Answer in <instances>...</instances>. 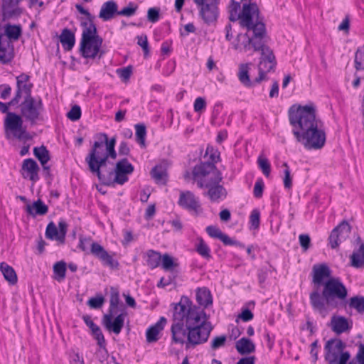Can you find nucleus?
Returning <instances> with one entry per match:
<instances>
[{
    "label": "nucleus",
    "instance_id": "864d4df0",
    "mask_svg": "<svg viewBox=\"0 0 364 364\" xmlns=\"http://www.w3.org/2000/svg\"><path fill=\"white\" fill-rule=\"evenodd\" d=\"M81 117V109L78 105H74L67 113V117L71 121H77Z\"/></svg>",
    "mask_w": 364,
    "mask_h": 364
},
{
    "label": "nucleus",
    "instance_id": "f257e3e1",
    "mask_svg": "<svg viewBox=\"0 0 364 364\" xmlns=\"http://www.w3.org/2000/svg\"><path fill=\"white\" fill-rule=\"evenodd\" d=\"M288 117L296 141L306 149H320L324 146L326 134L320 127L321 122L316 118L314 105H293L288 111Z\"/></svg>",
    "mask_w": 364,
    "mask_h": 364
},
{
    "label": "nucleus",
    "instance_id": "6e6d98bb",
    "mask_svg": "<svg viewBox=\"0 0 364 364\" xmlns=\"http://www.w3.org/2000/svg\"><path fill=\"white\" fill-rule=\"evenodd\" d=\"M272 70H268V68H264V67H262V66H258V71H259V75L258 76L253 80V86L255 85V84H259L263 80H267V73L270 72Z\"/></svg>",
    "mask_w": 364,
    "mask_h": 364
},
{
    "label": "nucleus",
    "instance_id": "a18cd8bd",
    "mask_svg": "<svg viewBox=\"0 0 364 364\" xmlns=\"http://www.w3.org/2000/svg\"><path fill=\"white\" fill-rule=\"evenodd\" d=\"M348 305L351 309H354L358 313L363 314L364 313V296H355L351 297Z\"/></svg>",
    "mask_w": 364,
    "mask_h": 364
},
{
    "label": "nucleus",
    "instance_id": "6e6552de",
    "mask_svg": "<svg viewBox=\"0 0 364 364\" xmlns=\"http://www.w3.org/2000/svg\"><path fill=\"white\" fill-rule=\"evenodd\" d=\"M346 344L340 339H330L325 345V359L329 364H347L350 355L343 351Z\"/></svg>",
    "mask_w": 364,
    "mask_h": 364
},
{
    "label": "nucleus",
    "instance_id": "20e7f679",
    "mask_svg": "<svg viewBox=\"0 0 364 364\" xmlns=\"http://www.w3.org/2000/svg\"><path fill=\"white\" fill-rule=\"evenodd\" d=\"M259 11L256 4H244V13L242 19V27L247 31H252L251 39L253 41V49L257 50L259 46L265 44L267 31L265 24L259 19Z\"/></svg>",
    "mask_w": 364,
    "mask_h": 364
},
{
    "label": "nucleus",
    "instance_id": "bf43d9fd",
    "mask_svg": "<svg viewBox=\"0 0 364 364\" xmlns=\"http://www.w3.org/2000/svg\"><path fill=\"white\" fill-rule=\"evenodd\" d=\"M58 232L59 237L58 241L60 243H64L65 237L67 232V223L64 220H60L58 223Z\"/></svg>",
    "mask_w": 364,
    "mask_h": 364
},
{
    "label": "nucleus",
    "instance_id": "dca6fc26",
    "mask_svg": "<svg viewBox=\"0 0 364 364\" xmlns=\"http://www.w3.org/2000/svg\"><path fill=\"white\" fill-rule=\"evenodd\" d=\"M178 204L191 214L198 215L203 212L198 198L190 191H181Z\"/></svg>",
    "mask_w": 364,
    "mask_h": 364
},
{
    "label": "nucleus",
    "instance_id": "58836bf2",
    "mask_svg": "<svg viewBox=\"0 0 364 364\" xmlns=\"http://www.w3.org/2000/svg\"><path fill=\"white\" fill-rule=\"evenodd\" d=\"M151 175L156 183L159 184H165L166 182L167 173L164 166H156L151 171Z\"/></svg>",
    "mask_w": 364,
    "mask_h": 364
},
{
    "label": "nucleus",
    "instance_id": "4be33fe9",
    "mask_svg": "<svg viewBox=\"0 0 364 364\" xmlns=\"http://www.w3.org/2000/svg\"><path fill=\"white\" fill-rule=\"evenodd\" d=\"M257 51H260L261 57L258 66L274 70L277 65L276 58L273 50L267 45L262 44Z\"/></svg>",
    "mask_w": 364,
    "mask_h": 364
},
{
    "label": "nucleus",
    "instance_id": "69168bd1",
    "mask_svg": "<svg viewBox=\"0 0 364 364\" xmlns=\"http://www.w3.org/2000/svg\"><path fill=\"white\" fill-rule=\"evenodd\" d=\"M299 239L301 247L304 251H306L310 247V237L308 235L301 234L299 235Z\"/></svg>",
    "mask_w": 364,
    "mask_h": 364
},
{
    "label": "nucleus",
    "instance_id": "473e14b6",
    "mask_svg": "<svg viewBox=\"0 0 364 364\" xmlns=\"http://www.w3.org/2000/svg\"><path fill=\"white\" fill-rule=\"evenodd\" d=\"M251 63H242L239 65L237 77L240 82L245 87L253 86V81L250 80L249 71Z\"/></svg>",
    "mask_w": 364,
    "mask_h": 364
},
{
    "label": "nucleus",
    "instance_id": "2eb2a0df",
    "mask_svg": "<svg viewBox=\"0 0 364 364\" xmlns=\"http://www.w3.org/2000/svg\"><path fill=\"white\" fill-rule=\"evenodd\" d=\"M200 6V16L203 21L210 24L217 20L218 0H193Z\"/></svg>",
    "mask_w": 364,
    "mask_h": 364
},
{
    "label": "nucleus",
    "instance_id": "9d476101",
    "mask_svg": "<svg viewBox=\"0 0 364 364\" xmlns=\"http://www.w3.org/2000/svg\"><path fill=\"white\" fill-rule=\"evenodd\" d=\"M218 174L215 178H210V180H198V186L200 188H207L208 191L204 193L212 202H218L223 200L227 196L225 188L220 184L223 177L222 174Z\"/></svg>",
    "mask_w": 364,
    "mask_h": 364
},
{
    "label": "nucleus",
    "instance_id": "052dcab7",
    "mask_svg": "<svg viewBox=\"0 0 364 364\" xmlns=\"http://www.w3.org/2000/svg\"><path fill=\"white\" fill-rule=\"evenodd\" d=\"M137 40V44L142 48L144 55H148L149 49L147 36L146 35L138 36Z\"/></svg>",
    "mask_w": 364,
    "mask_h": 364
},
{
    "label": "nucleus",
    "instance_id": "49530a36",
    "mask_svg": "<svg viewBox=\"0 0 364 364\" xmlns=\"http://www.w3.org/2000/svg\"><path fill=\"white\" fill-rule=\"evenodd\" d=\"M136 130V140L141 146H145V138L146 135V126L144 124H136L134 126Z\"/></svg>",
    "mask_w": 364,
    "mask_h": 364
},
{
    "label": "nucleus",
    "instance_id": "393cba45",
    "mask_svg": "<svg viewBox=\"0 0 364 364\" xmlns=\"http://www.w3.org/2000/svg\"><path fill=\"white\" fill-rule=\"evenodd\" d=\"M205 230L210 237L219 239L225 245H237L244 247V245L231 239L228 235L223 233L217 226L209 225L206 227Z\"/></svg>",
    "mask_w": 364,
    "mask_h": 364
},
{
    "label": "nucleus",
    "instance_id": "4c0bfd02",
    "mask_svg": "<svg viewBox=\"0 0 364 364\" xmlns=\"http://www.w3.org/2000/svg\"><path fill=\"white\" fill-rule=\"evenodd\" d=\"M240 3L235 1L234 0H232L230 5L229 6V13H230L229 18L231 21H236L237 20H240V23L241 26L242 15L244 13V6H242V10L241 13L238 14V11L240 10Z\"/></svg>",
    "mask_w": 364,
    "mask_h": 364
},
{
    "label": "nucleus",
    "instance_id": "0eeeda50",
    "mask_svg": "<svg viewBox=\"0 0 364 364\" xmlns=\"http://www.w3.org/2000/svg\"><path fill=\"white\" fill-rule=\"evenodd\" d=\"M119 303V292L115 289L112 287L109 311L107 314L104 315L102 318V323L107 330L109 331H113L117 335L121 332L124 326V318L126 316L125 314H120L115 317L114 321H112V316L114 313V310L117 308Z\"/></svg>",
    "mask_w": 364,
    "mask_h": 364
},
{
    "label": "nucleus",
    "instance_id": "a878e982",
    "mask_svg": "<svg viewBox=\"0 0 364 364\" xmlns=\"http://www.w3.org/2000/svg\"><path fill=\"white\" fill-rule=\"evenodd\" d=\"M39 167L33 159H25L22 164L21 174L24 178H28L33 182L38 180Z\"/></svg>",
    "mask_w": 364,
    "mask_h": 364
},
{
    "label": "nucleus",
    "instance_id": "f3484780",
    "mask_svg": "<svg viewBox=\"0 0 364 364\" xmlns=\"http://www.w3.org/2000/svg\"><path fill=\"white\" fill-rule=\"evenodd\" d=\"M134 168L133 165L128 161L127 159L124 158L116 163L113 172L109 174L111 176L114 173V182L117 184L122 185L128 181V175L133 173Z\"/></svg>",
    "mask_w": 364,
    "mask_h": 364
},
{
    "label": "nucleus",
    "instance_id": "4468645a",
    "mask_svg": "<svg viewBox=\"0 0 364 364\" xmlns=\"http://www.w3.org/2000/svg\"><path fill=\"white\" fill-rule=\"evenodd\" d=\"M21 0H0V8L1 9V16L0 20L6 21L11 19H16L20 16L22 10L18 6ZM31 5L38 2V0H29Z\"/></svg>",
    "mask_w": 364,
    "mask_h": 364
},
{
    "label": "nucleus",
    "instance_id": "9b49d317",
    "mask_svg": "<svg viewBox=\"0 0 364 364\" xmlns=\"http://www.w3.org/2000/svg\"><path fill=\"white\" fill-rule=\"evenodd\" d=\"M4 129L6 136L9 139L10 134L18 139L26 138L27 134L25 129L23 127V119L21 116L14 112H8L4 119Z\"/></svg>",
    "mask_w": 364,
    "mask_h": 364
},
{
    "label": "nucleus",
    "instance_id": "8fccbe9b",
    "mask_svg": "<svg viewBox=\"0 0 364 364\" xmlns=\"http://www.w3.org/2000/svg\"><path fill=\"white\" fill-rule=\"evenodd\" d=\"M257 164L263 174L266 177H269L271 172V167L267 159L260 156L258 157Z\"/></svg>",
    "mask_w": 364,
    "mask_h": 364
},
{
    "label": "nucleus",
    "instance_id": "aec40b11",
    "mask_svg": "<svg viewBox=\"0 0 364 364\" xmlns=\"http://www.w3.org/2000/svg\"><path fill=\"white\" fill-rule=\"evenodd\" d=\"M312 283L318 289L323 283L331 277V270L326 264H316L312 267Z\"/></svg>",
    "mask_w": 364,
    "mask_h": 364
},
{
    "label": "nucleus",
    "instance_id": "6ab92c4d",
    "mask_svg": "<svg viewBox=\"0 0 364 364\" xmlns=\"http://www.w3.org/2000/svg\"><path fill=\"white\" fill-rule=\"evenodd\" d=\"M216 172L221 174L213 163L202 162L193 168V176L198 182V180H210V178L217 177Z\"/></svg>",
    "mask_w": 364,
    "mask_h": 364
},
{
    "label": "nucleus",
    "instance_id": "a19ab883",
    "mask_svg": "<svg viewBox=\"0 0 364 364\" xmlns=\"http://www.w3.org/2000/svg\"><path fill=\"white\" fill-rule=\"evenodd\" d=\"M146 264L151 269H155L160 264L161 255L159 252L153 250L146 252Z\"/></svg>",
    "mask_w": 364,
    "mask_h": 364
},
{
    "label": "nucleus",
    "instance_id": "423d86ee",
    "mask_svg": "<svg viewBox=\"0 0 364 364\" xmlns=\"http://www.w3.org/2000/svg\"><path fill=\"white\" fill-rule=\"evenodd\" d=\"M107 145L105 139L99 135V140L94 142L89 154L85 158L90 171L96 175L98 179L105 182L107 176L102 172L101 168L107 161Z\"/></svg>",
    "mask_w": 364,
    "mask_h": 364
},
{
    "label": "nucleus",
    "instance_id": "a211bd4d",
    "mask_svg": "<svg viewBox=\"0 0 364 364\" xmlns=\"http://www.w3.org/2000/svg\"><path fill=\"white\" fill-rule=\"evenodd\" d=\"M351 228L348 222L343 220L336 226L331 232L328 237L329 244L332 249H335L344 242L350 235Z\"/></svg>",
    "mask_w": 364,
    "mask_h": 364
},
{
    "label": "nucleus",
    "instance_id": "b1692460",
    "mask_svg": "<svg viewBox=\"0 0 364 364\" xmlns=\"http://www.w3.org/2000/svg\"><path fill=\"white\" fill-rule=\"evenodd\" d=\"M330 327L334 333L339 335L352 328V321L344 316L333 315L331 318Z\"/></svg>",
    "mask_w": 364,
    "mask_h": 364
},
{
    "label": "nucleus",
    "instance_id": "09e8293b",
    "mask_svg": "<svg viewBox=\"0 0 364 364\" xmlns=\"http://www.w3.org/2000/svg\"><path fill=\"white\" fill-rule=\"evenodd\" d=\"M161 261L162 268L166 271H171L173 267L177 266V264L174 262L173 257L168 254H164L161 257Z\"/></svg>",
    "mask_w": 364,
    "mask_h": 364
},
{
    "label": "nucleus",
    "instance_id": "5fc2aeb1",
    "mask_svg": "<svg viewBox=\"0 0 364 364\" xmlns=\"http://www.w3.org/2000/svg\"><path fill=\"white\" fill-rule=\"evenodd\" d=\"M105 302V299L102 296H97L92 297L87 301V305L92 309L100 308Z\"/></svg>",
    "mask_w": 364,
    "mask_h": 364
},
{
    "label": "nucleus",
    "instance_id": "c03bdc74",
    "mask_svg": "<svg viewBox=\"0 0 364 364\" xmlns=\"http://www.w3.org/2000/svg\"><path fill=\"white\" fill-rule=\"evenodd\" d=\"M53 272L55 279L58 281H63L65 277L66 263L63 261L57 262L53 265Z\"/></svg>",
    "mask_w": 364,
    "mask_h": 364
},
{
    "label": "nucleus",
    "instance_id": "5701e85b",
    "mask_svg": "<svg viewBox=\"0 0 364 364\" xmlns=\"http://www.w3.org/2000/svg\"><path fill=\"white\" fill-rule=\"evenodd\" d=\"M14 58V47L12 42L0 35V62L9 63Z\"/></svg>",
    "mask_w": 364,
    "mask_h": 364
},
{
    "label": "nucleus",
    "instance_id": "ddd939ff",
    "mask_svg": "<svg viewBox=\"0 0 364 364\" xmlns=\"http://www.w3.org/2000/svg\"><path fill=\"white\" fill-rule=\"evenodd\" d=\"M16 89L14 97L9 101V105H18L20 100L24 98L31 97V90L33 84L30 82V76L25 73H21L16 77Z\"/></svg>",
    "mask_w": 364,
    "mask_h": 364
},
{
    "label": "nucleus",
    "instance_id": "603ef678",
    "mask_svg": "<svg viewBox=\"0 0 364 364\" xmlns=\"http://www.w3.org/2000/svg\"><path fill=\"white\" fill-rule=\"evenodd\" d=\"M259 219H260V213L259 211L257 209L253 210L251 212L250 216V223L251 225V227L256 230L259 226Z\"/></svg>",
    "mask_w": 364,
    "mask_h": 364
},
{
    "label": "nucleus",
    "instance_id": "e433bc0d",
    "mask_svg": "<svg viewBox=\"0 0 364 364\" xmlns=\"http://www.w3.org/2000/svg\"><path fill=\"white\" fill-rule=\"evenodd\" d=\"M0 270L4 275V279L11 284H15L17 282V275L16 272L6 262L0 264Z\"/></svg>",
    "mask_w": 364,
    "mask_h": 364
},
{
    "label": "nucleus",
    "instance_id": "de8ad7c7",
    "mask_svg": "<svg viewBox=\"0 0 364 364\" xmlns=\"http://www.w3.org/2000/svg\"><path fill=\"white\" fill-rule=\"evenodd\" d=\"M355 68L357 70H364V46L358 48L355 53Z\"/></svg>",
    "mask_w": 364,
    "mask_h": 364
},
{
    "label": "nucleus",
    "instance_id": "79ce46f5",
    "mask_svg": "<svg viewBox=\"0 0 364 364\" xmlns=\"http://www.w3.org/2000/svg\"><path fill=\"white\" fill-rule=\"evenodd\" d=\"M34 156L39 160L42 166H44L50 160L49 151L45 146L35 147L33 149Z\"/></svg>",
    "mask_w": 364,
    "mask_h": 364
},
{
    "label": "nucleus",
    "instance_id": "0e129e2a",
    "mask_svg": "<svg viewBox=\"0 0 364 364\" xmlns=\"http://www.w3.org/2000/svg\"><path fill=\"white\" fill-rule=\"evenodd\" d=\"M147 18L151 23H156L159 19V9L150 8L147 11Z\"/></svg>",
    "mask_w": 364,
    "mask_h": 364
},
{
    "label": "nucleus",
    "instance_id": "c756f323",
    "mask_svg": "<svg viewBox=\"0 0 364 364\" xmlns=\"http://www.w3.org/2000/svg\"><path fill=\"white\" fill-rule=\"evenodd\" d=\"M81 25L84 28L81 38V41H83V45L85 44L87 41H92L95 38V36H100L97 33V28L94 24L92 19L83 21L81 23Z\"/></svg>",
    "mask_w": 364,
    "mask_h": 364
},
{
    "label": "nucleus",
    "instance_id": "338daca9",
    "mask_svg": "<svg viewBox=\"0 0 364 364\" xmlns=\"http://www.w3.org/2000/svg\"><path fill=\"white\" fill-rule=\"evenodd\" d=\"M206 106V102L204 98L201 97H198L196 99L194 102V111L196 112H200L205 109Z\"/></svg>",
    "mask_w": 364,
    "mask_h": 364
},
{
    "label": "nucleus",
    "instance_id": "680f3d73",
    "mask_svg": "<svg viewBox=\"0 0 364 364\" xmlns=\"http://www.w3.org/2000/svg\"><path fill=\"white\" fill-rule=\"evenodd\" d=\"M226 341V336L223 335L220 336H217L214 338L211 342V348L213 350H216L220 347L225 346Z\"/></svg>",
    "mask_w": 364,
    "mask_h": 364
},
{
    "label": "nucleus",
    "instance_id": "3c124183",
    "mask_svg": "<svg viewBox=\"0 0 364 364\" xmlns=\"http://www.w3.org/2000/svg\"><path fill=\"white\" fill-rule=\"evenodd\" d=\"M46 237L48 239L55 240L58 241V238L59 237L58 230L53 222H50L46 228Z\"/></svg>",
    "mask_w": 364,
    "mask_h": 364
},
{
    "label": "nucleus",
    "instance_id": "13d9d810",
    "mask_svg": "<svg viewBox=\"0 0 364 364\" xmlns=\"http://www.w3.org/2000/svg\"><path fill=\"white\" fill-rule=\"evenodd\" d=\"M136 9V6H134V4L132 3H129L128 6L124 7L122 10L117 11V14L119 16H124L127 17L132 16L135 14Z\"/></svg>",
    "mask_w": 364,
    "mask_h": 364
},
{
    "label": "nucleus",
    "instance_id": "2f4dec72",
    "mask_svg": "<svg viewBox=\"0 0 364 364\" xmlns=\"http://www.w3.org/2000/svg\"><path fill=\"white\" fill-rule=\"evenodd\" d=\"M235 348L240 355H246L255 352V345L250 339L242 337L235 343Z\"/></svg>",
    "mask_w": 364,
    "mask_h": 364
},
{
    "label": "nucleus",
    "instance_id": "c9c22d12",
    "mask_svg": "<svg viewBox=\"0 0 364 364\" xmlns=\"http://www.w3.org/2000/svg\"><path fill=\"white\" fill-rule=\"evenodd\" d=\"M351 266L355 268H364V243L361 242L358 250L350 256Z\"/></svg>",
    "mask_w": 364,
    "mask_h": 364
},
{
    "label": "nucleus",
    "instance_id": "37998d69",
    "mask_svg": "<svg viewBox=\"0 0 364 364\" xmlns=\"http://www.w3.org/2000/svg\"><path fill=\"white\" fill-rule=\"evenodd\" d=\"M198 243L196 245L197 252L203 258L209 259L211 257L210 250L202 237L197 239Z\"/></svg>",
    "mask_w": 364,
    "mask_h": 364
},
{
    "label": "nucleus",
    "instance_id": "1a4fd4ad",
    "mask_svg": "<svg viewBox=\"0 0 364 364\" xmlns=\"http://www.w3.org/2000/svg\"><path fill=\"white\" fill-rule=\"evenodd\" d=\"M90 246V253L99 259L101 262L110 268H117L119 263L113 258V255H110L105 249L99 243L95 242H91L90 238H80L79 247L82 251H86L88 246Z\"/></svg>",
    "mask_w": 364,
    "mask_h": 364
},
{
    "label": "nucleus",
    "instance_id": "f8f14e48",
    "mask_svg": "<svg viewBox=\"0 0 364 364\" xmlns=\"http://www.w3.org/2000/svg\"><path fill=\"white\" fill-rule=\"evenodd\" d=\"M43 103L41 99L36 101L33 97L24 98L20 104L21 114L26 120L34 124L40 119L43 110Z\"/></svg>",
    "mask_w": 364,
    "mask_h": 364
},
{
    "label": "nucleus",
    "instance_id": "f03ea898",
    "mask_svg": "<svg viewBox=\"0 0 364 364\" xmlns=\"http://www.w3.org/2000/svg\"><path fill=\"white\" fill-rule=\"evenodd\" d=\"M321 292L316 288L309 295L310 303L314 311L318 312L322 316L327 314L326 306L336 308L338 302L346 300L348 290L341 279L338 277L329 279L323 283Z\"/></svg>",
    "mask_w": 364,
    "mask_h": 364
},
{
    "label": "nucleus",
    "instance_id": "cd10ccee",
    "mask_svg": "<svg viewBox=\"0 0 364 364\" xmlns=\"http://www.w3.org/2000/svg\"><path fill=\"white\" fill-rule=\"evenodd\" d=\"M166 323V319L164 317H161L154 325L147 329L146 337L148 343L156 342L159 339V334L163 330Z\"/></svg>",
    "mask_w": 364,
    "mask_h": 364
},
{
    "label": "nucleus",
    "instance_id": "ea45409f",
    "mask_svg": "<svg viewBox=\"0 0 364 364\" xmlns=\"http://www.w3.org/2000/svg\"><path fill=\"white\" fill-rule=\"evenodd\" d=\"M100 136L105 139V144L107 145V159L111 158L112 159H115L117 158V152L115 151V144H116V136L112 137L110 139H108V136L105 133H101Z\"/></svg>",
    "mask_w": 364,
    "mask_h": 364
},
{
    "label": "nucleus",
    "instance_id": "f704fd0d",
    "mask_svg": "<svg viewBox=\"0 0 364 364\" xmlns=\"http://www.w3.org/2000/svg\"><path fill=\"white\" fill-rule=\"evenodd\" d=\"M196 301L204 308L211 305L213 299L210 291L207 288H198L196 290Z\"/></svg>",
    "mask_w": 364,
    "mask_h": 364
},
{
    "label": "nucleus",
    "instance_id": "412c9836",
    "mask_svg": "<svg viewBox=\"0 0 364 364\" xmlns=\"http://www.w3.org/2000/svg\"><path fill=\"white\" fill-rule=\"evenodd\" d=\"M102 41L100 36H95V38L87 41L84 45L83 41H80V52L81 55L85 58L94 59L100 51Z\"/></svg>",
    "mask_w": 364,
    "mask_h": 364
},
{
    "label": "nucleus",
    "instance_id": "72a5a7b5",
    "mask_svg": "<svg viewBox=\"0 0 364 364\" xmlns=\"http://www.w3.org/2000/svg\"><path fill=\"white\" fill-rule=\"evenodd\" d=\"M60 41L66 50H70L75 43V34L69 29L64 28L60 36Z\"/></svg>",
    "mask_w": 364,
    "mask_h": 364
},
{
    "label": "nucleus",
    "instance_id": "c85d7f7f",
    "mask_svg": "<svg viewBox=\"0 0 364 364\" xmlns=\"http://www.w3.org/2000/svg\"><path fill=\"white\" fill-rule=\"evenodd\" d=\"M117 4L114 1H106L100 9L99 17L105 21H109L113 18L115 14H117Z\"/></svg>",
    "mask_w": 364,
    "mask_h": 364
},
{
    "label": "nucleus",
    "instance_id": "e2e57ef3",
    "mask_svg": "<svg viewBox=\"0 0 364 364\" xmlns=\"http://www.w3.org/2000/svg\"><path fill=\"white\" fill-rule=\"evenodd\" d=\"M264 189V182L262 178H259L257 180L255 186H254V196L259 198L262 196Z\"/></svg>",
    "mask_w": 364,
    "mask_h": 364
},
{
    "label": "nucleus",
    "instance_id": "39448f33",
    "mask_svg": "<svg viewBox=\"0 0 364 364\" xmlns=\"http://www.w3.org/2000/svg\"><path fill=\"white\" fill-rule=\"evenodd\" d=\"M191 301L187 296H182L174 308L173 323L171 331L172 340L176 343L186 344L187 340L186 316L191 310Z\"/></svg>",
    "mask_w": 364,
    "mask_h": 364
},
{
    "label": "nucleus",
    "instance_id": "4d7b16f0",
    "mask_svg": "<svg viewBox=\"0 0 364 364\" xmlns=\"http://www.w3.org/2000/svg\"><path fill=\"white\" fill-rule=\"evenodd\" d=\"M283 166L285 168V169L284 170V186L285 188L290 189L292 186L290 169L287 163H284Z\"/></svg>",
    "mask_w": 364,
    "mask_h": 364
},
{
    "label": "nucleus",
    "instance_id": "774afa93",
    "mask_svg": "<svg viewBox=\"0 0 364 364\" xmlns=\"http://www.w3.org/2000/svg\"><path fill=\"white\" fill-rule=\"evenodd\" d=\"M92 332L95 339L97 341V344L100 347H104L105 345V340L100 327L95 328V330Z\"/></svg>",
    "mask_w": 364,
    "mask_h": 364
},
{
    "label": "nucleus",
    "instance_id": "7ed1b4c3",
    "mask_svg": "<svg viewBox=\"0 0 364 364\" xmlns=\"http://www.w3.org/2000/svg\"><path fill=\"white\" fill-rule=\"evenodd\" d=\"M186 348L205 343L213 329L210 323L205 321V314L191 303V310L186 316Z\"/></svg>",
    "mask_w": 364,
    "mask_h": 364
},
{
    "label": "nucleus",
    "instance_id": "7c9ffc66",
    "mask_svg": "<svg viewBox=\"0 0 364 364\" xmlns=\"http://www.w3.org/2000/svg\"><path fill=\"white\" fill-rule=\"evenodd\" d=\"M26 212L35 217L36 215H45L48 211V207L41 199L34 201L31 205L26 207Z\"/></svg>",
    "mask_w": 364,
    "mask_h": 364
},
{
    "label": "nucleus",
    "instance_id": "bb28decb",
    "mask_svg": "<svg viewBox=\"0 0 364 364\" xmlns=\"http://www.w3.org/2000/svg\"><path fill=\"white\" fill-rule=\"evenodd\" d=\"M232 44L234 49L240 52H247L253 48V41L247 33H239Z\"/></svg>",
    "mask_w": 364,
    "mask_h": 364
}]
</instances>
